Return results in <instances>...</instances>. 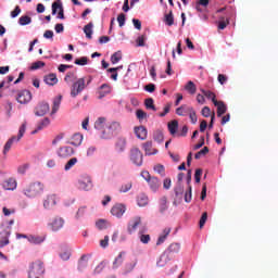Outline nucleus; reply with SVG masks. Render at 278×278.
<instances>
[{"mask_svg": "<svg viewBox=\"0 0 278 278\" xmlns=\"http://www.w3.org/2000/svg\"><path fill=\"white\" fill-rule=\"evenodd\" d=\"M90 84H92V76H88L87 79L84 77L76 79L71 86L70 94L72 99H77V97H79V94H81L85 88H88Z\"/></svg>", "mask_w": 278, "mask_h": 278, "instance_id": "nucleus-1", "label": "nucleus"}, {"mask_svg": "<svg viewBox=\"0 0 278 278\" xmlns=\"http://www.w3.org/2000/svg\"><path fill=\"white\" fill-rule=\"evenodd\" d=\"M27 129V123L22 124V126L20 127L18 134L17 136H13L11 137L4 144L3 147V155H8V153H10V150L12 149V146L14 144V142H21V138H23V136H25V131Z\"/></svg>", "mask_w": 278, "mask_h": 278, "instance_id": "nucleus-2", "label": "nucleus"}, {"mask_svg": "<svg viewBox=\"0 0 278 278\" xmlns=\"http://www.w3.org/2000/svg\"><path fill=\"white\" fill-rule=\"evenodd\" d=\"M42 277H45V263H42V261H35L29 266L28 278H42Z\"/></svg>", "mask_w": 278, "mask_h": 278, "instance_id": "nucleus-3", "label": "nucleus"}, {"mask_svg": "<svg viewBox=\"0 0 278 278\" xmlns=\"http://www.w3.org/2000/svg\"><path fill=\"white\" fill-rule=\"evenodd\" d=\"M42 192H45V185L41 182H34L24 190V194L29 199H34V197H38Z\"/></svg>", "mask_w": 278, "mask_h": 278, "instance_id": "nucleus-4", "label": "nucleus"}, {"mask_svg": "<svg viewBox=\"0 0 278 278\" xmlns=\"http://www.w3.org/2000/svg\"><path fill=\"white\" fill-rule=\"evenodd\" d=\"M141 177L147 180L152 192H157V190H160L162 182L157 177L151 176L149 172H141Z\"/></svg>", "mask_w": 278, "mask_h": 278, "instance_id": "nucleus-5", "label": "nucleus"}, {"mask_svg": "<svg viewBox=\"0 0 278 278\" xmlns=\"http://www.w3.org/2000/svg\"><path fill=\"white\" fill-rule=\"evenodd\" d=\"M129 160L135 166H142L143 155L140 149L132 147L129 151Z\"/></svg>", "mask_w": 278, "mask_h": 278, "instance_id": "nucleus-6", "label": "nucleus"}, {"mask_svg": "<svg viewBox=\"0 0 278 278\" xmlns=\"http://www.w3.org/2000/svg\"><path fill=\"white\" fill-rule=\"evenodd\" d=\"M77 186L79 190H92V178L89 175H83L79 177Z\"/></svg>", "mask_w": 278, "mask_h": 278, "instance_id": "nucleus-7", "label": "nucleus"}, {"mask_svg": "<svg viewBox=\"0 0 278 278\" xmlns=\"http://www.w3.org/2000/svg\"><path fill=\"white\" fill-rule=\"evenodd\" d=\"M10 244V229L5 230V226H0V249Z\"/></svg>", "mask_w": 278, "mask_h": 278, "instance_id": "nucleus-8", "label": "nucleus"}, {"mask_svg": "<svg viewBox=\"0 0 278 278\" xmlns=\"http://www.w3.org/2000/svg\"><path fill=\"white\" fill-rule=\"evenodd\" d=\"M58 205V195L55 193H50L43 199L45 210H53Z\"/></svg>", "mask_w": 278, "mask_h": 278, "instance_id": "nucleus-9", "label": "nucleus"}, {"mask_svg": "<svg viewBox=\"0 0 278 278\" xmlns=\"http://www.w3.org/2000/svg\"><path fill=\"white\" fill-rule=\"evenodd\" d=\"M121 131V123L119 122H112L109 126V132L102 131V138L108 139L112 138L114 134Z\"/></svg>", "mask_w": 278, "mask_h": 278, "instance_id": "nucleus-10", "label": "nucleus"}, {"mask_svg": "<svg viewBox=\"0 0 278 278\" xmlns=\"http://www.w3.org/2000/svg\"><path fill=\"white\" fill-rule=\"evenodd\" d=\"M16 101L21 103V105H25L31 101V91L22 90L17 93Z\"/></svg>", "mask_w": 278, "mask_h": 278, "instance_id": "nucleus-11", "label": "nucleus"}, {"mask_svg": "<svg viewBox=\"0 0 278 278\" xmlns=\"http://www.w3.org/2000/svg\"><path fill=\"white\" fill-rule=\"evenodd\" d=\"M59 10V12H58ZM52 14H58L56 18H60L61 21H64V7H62V2L58 0L56 2L52 3Z\"/></svg>", "mask_w": 278, "mask_h": 278, "instance_id": "nucleus-12", "label": "nucleus"}, {"mask_svg": "<svg viewBox=\"0 0 278 278\" xmlns=\"http://www.w3.org/2000/svg\"><path fill=\"white\" fill-rule=\"evenodd\" d=\"M125 212H127V207L121 203L113 205L111 208L112 216H116V218H121Z\"/></svg>", "mask_w": 278, "mask_h": 278, "instance_id": "nucleus-13", "label": "nucleus"}, {"mask_svg": "<svg viewBox=\"0 0 278 278\" xmlns=\"http://www.w3.org/2000/svg\"><path fill=\"white\" fill-rule=\"evenodd\" d=\"M59 157H71V155H75V149L71 146H63L58 150Z\"/></svg>", "mask_w": 278, "mask_h": 278, "instance_id": "nucleus-14", "label": "nucleus"}, {"mask_svg": "<svg viewBox=\"0 0 278 278\" xmlns=\"http://www.w3.org/2000/svg\"><path fill=\"white\" fill-rule=\"evenodd\" d=\"M49 110H50L49 103L40 102L35 108V116H45V114H48Z\"/></svg>", "mask_w": 278, "mask_h": 278, "instance_id": "nucleus-15", "label": "nucleus"}, {"mask_svg": "<svg viewBox=\"0 0 278 278\" xmlns=\"http://www.w3.org/2000/svg\"><path fill=\"white\" fill-rule=\"evenodd\" d=\"M48 225L52 231H60L64 227V219L62 217H54Z\"/></svg>", "mask_w": 278, "mask_h": 278, "instance_id": "nucleus-16", "label": "nucleus"}, {"mask_svg": "<svg viewBox=\"0 0 278 278\" xmlns=\"http://www.w3.org/2000/svg\"><path fill=\"white\" fill-rule=\"evenodd\" d=\"M142 223V219L140 217H134L127 226L128 233H134L138 229V226Z\"/></svg>", "mask_w": 278, "mask_h": 278, "instance_id": "nucleus-17", "label": "nucleus"}, {"mask_svg": "<svg viewBox=\"0 0 278 278\" xmlns=\"http://www.w3.org/2000/svg\"><path fill=\"white\" fill-rule=\"evenodd\" d=\"M134 131H135V136H137V138L139 140H147V128L144 126H136L134 128Z\"/></svg>", "mask_w": 278, "mask_h": 278, "instance_id": "nucleus-18", "label": "nucleus"}, {"mask_svg": "<svg viewBox=\"0 0 278 278\" xmlns=\"http://www.w3.org/2000/svg\"><path fill=\"white\" fill-rule=\"evenodd\" d=\"M146 155H156L157 149L153 148L152 141H147L142 144Z\"/></svg>", "mask_w": 278, "mask_h": 278, "instance_id": "nucleus-19", "label": "nucleus"}, {"mask_svg": "<svg viewBox=\"0 0 278 278\" xmlns=\"http://www.w3.org/2000/svg\"><path fill=\"white\" fill-rule=\"evenodd\" d=\"M215 105V108H217V116L220 118V116H223V114H225L227 112V105L225 104V102L223 101H215V103H213Z\"/></svg>", "mask_w": 278, "mask_h": 278, "instance_id": "nucleus-20", "label": "nucleus"}, {"mask_svg": "<svg viewBox=\"0 0 278 278\" xmlns=\"http://www.w3.org/2000/svg\"><path fill=\"white\" fill-rule=\"evenodd\" d=\"M167 210H168V199L166 197H162L159 200V212L160 214H165Z\"/></svg>", "mask_w": 278, "mask_h": 278, "instance_id": "nucleus-21", "label": "nucleus"}, {"mask_svg": "<svg viewBox=\"0 0 278 278\" xmlns=\"http://www.w3.org/2000/svg\"><path fill=\"white\" fill-rule=\"evenodd\" d=\"M84 142V136L81 134H74L71 138L70 144L73 147H79Z\"/></svg>", "mask_w": 278, "mask_h": 278, "instance_id": "nucleus-22", "label": "nucleus"}, {"mask_svg": "<svg viewBox=\"0 0 278 278\" xmlns=\"http://www.w3.org/2000/svg\"><path fill=\"white\" fill-rule=\"evenodd\" d=\"M43 81L48 86H55V84H58V75H55L54 73L48 74L45 76Z\"/></svg>", "mask_w": 278, "mask_h": 278, "instance_id": "nucleus-23", "label": "nucleus"}, {"mask_svg": "<svg viewBox=\"0 0 278 278\" xmlns=\"http://www.w3.org/2000/svg\"><path fill=\"white\" fill-rule=\"evenodd\" d=\"M191 110H192V106L182 104L181 106L176 109V114L178 116H188V114L190 113Z\"/></svg>", "mask_w": 278, "mask_h": 278, "instance_id": "nucleus-24", "label": "nucleus"}, {"mask_svg": "<svg viewBox=\"0 0 278 278\" xmlns=\"http://www.w3.org/2000/svg\"><path fill=\"white\" fill-rule=\"evenodd\" d=\"M127 147V140L125 138L117 139L115 143V149L118 153H123Z\"/></svg>", "mask_w": 278, "mask_h": 278, "instance_id": "nucleus-25", "label": "nucleus"}, {"mask_svg": "<svg viewBox=\"0 0 278 278\" xmlns=\"http://www.w3.org/2000/svg\"><path fill=\"white\" fill-rule=\"evenodd\" d=\"M137 205H139V207H147V205H149V197L144 193L139 194L137 197Z\"/></svg>", "mask_w": 278, "mask_h": 278, "instance_id": "nucleus-26", "label": "nucleus"}, {"mask_svg": "<svg viewBox=\"0 0 278 278\" xmlns=\"http://www.w3.org/2000/svg\"><path fill=\"white\" fill-rule=\"evenodd\" d=\"M2 187L4 190H16V180L14 178H9L2 184Z\"/></svg>", "mask_w": 278, "mask_h": 278, "instance_id": "nucleus-27", "label": "nucleus"}, {"mask_svg": "<svg viewBox=\"0 0 278 278\" xmlns=\"http://www.w3.org/2000/svg\"><path fill=\"white\" fill-rule=\"evenodd\" d=\"M51 124V119L49 117H45L37 126V129H35L31 134H38V131L45 129V127H49Z\"/></svg>", "mask_w": 278, "mask_h": 278, "instance_id": "nucleus-28", "label": "nucleus"}, {"mask_svg": "<svg viewBox=\"0 0 278 278\" xmlns=\"http://www.w3.org/2000/svg\"><path fill=\"white\" fill-rule=\"evenodd\" d=\"M167 127L169 134L172 136H175V134H177V129H179V122H177V119H174L170 123H168Z\"/></svg>", "mask_w": 278, "mask_h": 278, "instance_id": "nucleus-29", "label": "nucleus"}, {"mask_svg": "<svg viewBox=\"0 0 278 278\" xmlns=\"http://www.w3.org/2000/svg\"><path fill=\"white\" fill-rule=\"evenodd\" d=\"M125 252H121L113 262V268H118L123 265Z\"/></svg>", "mask_w": 278, "mask_h": 278, "instance_id": "nucleus-30", "label": "nucleus"}, {"mask_svg": "<svg viewBox=\"0 0 278 278\" xmlns=\"http://www.w3.org/2000/svg\"><path fill=\"white\" fill-rule=\"evenodd\" d=\"M166 264H168V254L166 253H163L157 263H156V266H159V268H164V266H166Z\"/></svg>", "mask_w": 278, "mask_h": 278, "instance_id": "nucleus-31", "label": "nucleus"}, {"mask_svg": "<svg viewBox=\"0 0 278 278\" xmlns=\"http://www.w3.org/2000/svg\"><path fill=\"white\" fill-rule=\"evenodd\" d=\"M200 91L202 92L203 96L206 97V99H211L212 103H215V101H217L215 92H212L210 90H205L203 88H201Z\"/></svg>", "mask_w": 278, "mask_h": 278, "instance_id": "nucleus-32", "label": "nucleus"}, {"mask_svg": "<svg viewBox=\"0 0 278 278\" xmlns=\"http://www.w3.org/2000/svg\"><path fill=\"white\" fill-rule=\"evenodd\" d=\"M164 23L168 27H173V25H175V16H173V11H170L168 14H165Z\"/></svg>", "mask_w": 278, "mask_h": 278, "instance_id": "nucleus-33", "label": "nucleus"}, {"mask_svg": "<svg viewBox=\"0 0 278 278\" xmlns=\"http://www.w3.org/2000/svg\"><path fill=\"white\" fill-rule=\"evenodd\" d=\"M185 90L189 92V94H195L197 93V85L192 80H189L187 85L185 86Z\"/></svg>", "mask_w": 278, "mask_h": 278, "instance_id": "nucleus-34", "label": "nucleus"}, {"mask_svg": "<svg viewBox=\"0 0 278 278\" xmlns=\"http://www.w3.org/2000/svg\"><path fill=\"white\" fill-rule=\"evenodd\" d=\"M62 103V96H59L53 100V106H52V112L51 114H55L58 110H60V105Z\"/></svg>", "mask_w": 278, "mask_h": 278, "instance_id": "nucleus-35", "label": "nucleus"}, {"mask_svg": "<svg viewBox=\"0 0 278 278\" xmlns=\"http://www.w3.org/2000/svg\"><path fill=\"white\" fill-rule=\"evenodd\" d=\"M105 123H106L105 117H99L94 123V129H98L99 131H101V129L105 127Z\"/></svg>", "mask_w": 278, "mask_h": 278, "instance_id": "nucleus-36", "label": "nucleus"}, {"mask_svg": "<svg viewBox=\"0 0 278 278\" xmlns=\"http://www.w3.org/2000/svg\"><path fill=\"white\" fill-rule=\"evenodd\" d=\"M144 105H146L147 110H153V112H157V109L155 108L153 98L146 99Z\"/></svg>", "mask_w": 278, "mask_h": 278, "instance_id": "nucleus-37", "label": "nucleus"}, {"mask_svg": "<svg viewBox=\"0 0 278 278\" xmlns=\"http://www.w3.org/2000/svg\"><path fill=\"white\" fill-rule=\"evenodd\" d=\"M88 266V256L84 254L78 262V269L84 270Z\"/></svg>", "mask_w": 278, "mask_h": 278, "instance_id": "nucleus-38", "label": "nucleus"}, {"mask_svg": "<svg viewBox=\"0 0 278 278\" xmlns=\"http://www.w3.org/2000/svg\"><path fill=\"white\" fill-rule=\"evenodd\" d=\"M92 27H93L92 22H90L89 24H87L84 27V31L86 34V38H88L89 40L92 39Z\"/></svg>", "mask_w": 278, "mask_h": 278, "instance_id": "nucleus-39", "label": "nucleus"}, {"mask_svg": "<svg viewBox=\"0 0 278 278\" xmlns=\"http://www.w3.org/2000/svg\"><path fill=\"white\" fill-rule=\"evenodd\" d=\"M28 242H30L31 244H42V242H45V238L29 236L28 237Z\"/></svg>", "mask_w": 278, "mask_h": 278, "instance_id": "nucleus-40", "label": "nucleus"}, {"mask_svg": "<svg viewBox=\"0 0 278 278\" xmlns=\"http://www.w3.org/2000/svg\"><path fill=\"white\" fill-rule=\"evenodd\" d=\"M121 60H123V54L121 53V51L115 52L111 55L112 64H118V62H121Z\"/></svg>", "mask_w": 278, "mask_h": 278, "instance_id": "nucleus-41", "label": "nucleus"}, {"mask_svg": "<svg viewBox=\"0 0 278 278\" xmlns=\"http://www.w3.org/2000/svg\"><path fill=\"white\" fill-rule=\"evenodd\" d=\"M100 89L104 90V91H100L99 99H103V97H105V94H110V92H111L110 85H108V84L101 85Z\"/></svg>", "mask_w": 278, "mask_h": 278, "instance_id": "nucleus-42", "label": "nucleus"}, {"mask_svg": "<svg viewBox=\"0 0 278 278\" xmlns=\"http://www.w3.org/2000/svg\"><path fill=\"white\" fill-rule=\"evenodd\" d=\"M187 116H189L192 125H197L198 117H197V111H194V108H191Z\"/></svg>", "mask_w": 278, "mask_h": 278, "instance_id": "nucleus-43", "label": "nucleus"}, {"mask_svg": "<svg viewBox=\"0 0 278 278\" xmlns=\"http://www.w3.org/2000/svg\"><path fill=\"white\" fill-rule=\"evenodd\" d=\"M210 153V148L204 147L202 150H200L198 153H195L194 159L195 160H201L203 155H207Z\"/></svg>", "mask_w": 278, "mask_h": 278, "instance_id": "nucleus-44", "label": "nucleus"}, {"mask_svg": "<svg viewBox=\"0 0 278 278\" xmlns=\"http://www.w3.org/2000/svg\"><path fill=\"white\" fill-rule=\"evenodd\" d=\"M153 138L155 142H164V132L162 130L154 131Z\"/></svg>", "mask_w": 278, "mask_h": 278, "instance_id": "nucleus-45", "label": "nucleus"}, {"mask_svg": "<svg viewBox=\"0 0 278 278\" xmlns=\"http://www.w3.org/2000/svg\"><path fill=\"white\" fill-rule=\"evenodd\" d=\"M31 23V17L29 15H23L18 20V24L22 26L29 25Z\"/></svg>", "mask_w": 278, "mask_h": 278, "instance_id": "nucleus-46", "label": "nucleus"}, {"mask_svg": "<svg viewBox=\"0 0 278 278\" xmlns=\"http://www.w3.org/2000/svg\"><path fill=\"white\" fill-rule=\"evenodd\" d=\"M180 249H181V245L179 243H172L168 247L167 251L168 253H179Z\"/></svg>", "mask_w": 278, "mask_h": 278, "instance_id": "nucleus-47", "label": "nucleus"}, {"mask_svg": "<svg viewBox=\"0 0 278 278\" xmlns=\"http://www.w3.org/2000/svg\"><path fill=\"white\" fill-rule=\"evenodd\" d=\"M78 160L77 157H72L70 161H67V163L64 166V170H71V168H73V166H75V164H77Z\"/></svg>", "mask_w": 278, "mask_h": 278, "instance_id": "nucleus-48", "label": "nucleus"}, {"mask_svg": "<svg viewBox=\"0 0 278 278\" xmlns=\"http://www.w3.org/2000/svg\"><path fill=\"white\" fill-rule=\"evenodd\" d=\"M96 227L100 230L108 229V220L99 219L98 222H96Z\"/></svg>", "mask_w": 278, "mask_h": 278, "instance_id": "nucleus-49", "label": "nucleus"}, {"mask_svg": "<svg viewBox=\"0 0 278 278\" xmlns=\"http://www.w3.org/2000/svg\"><path fill=\"white\" fill-rule=\"evenodd\" d=\"M201 5H203L204 8H207V5H210V0H199L195 7L198 12H203V10L201 9Z\"/></svg>", "mask_w": 278, "mask_h": 278, "instance_id": "nucleus-50", "label": "nucleus"}, {"mask_svg": "<svg viewBox=\"0 0 278 278\" xmlns=\"http://www.w3.org/2000/svg\"><path fill=\"white\" fill-rule=\"evenodd\" d=\"M192 201V186L189 185L188 190L185 193V202L190 203Z\"/></svg>", "mask_w": 278, "mask_h": 278, "instance_id": "nucleus-51", "label": "nucleus"}, {"mask_svg": "<svg viewBox=\"0 0 278 278\" xmlns=\"http://www.w3.org/2000/svg\"><path fill=\"white\" fill-rule=\"evenodd\" d=\"M46 66L45 62L42 61H36L31 64L30 70L31 71H38V68H43Z\"/></svg>", "mask_w": 278, "mask_h": 278, "instance_id": "nucleus-52", "label": "nucleus"}, {"mask_svg": "<svg viewBox=\"0 0 278 278\" xmlns=\"http://www.w3.org/2000/svg\"><path fill=\"white\" fill-rule=\"evenodd\" d=\"M74 64H77V66H86V64H88V58L81 56L80 59H76Z\"/></svg>", "mask_w": 278, "mask_h": 278, "instance_id": "nucleus-53", "label": "nucleus"}, {"mask_svg": "<svg viewBox=\"0 0 278 278\" xmlns=\"http://www.w3.org/2000/svg\"><path fill=\"white\" fill-rule=\"evenodd\" d=\"M131 188H134V184L131 182H127L125 185H122V187L119 188V192H129V190H131Z\"/></svg>", "mask_w": 278, "mask_h": 278, "instance_id": "nucleus-54", "label": "nucleus"}, {"mask_svg": "<svg viewBox=\"0 0 278 278\" xmlns=\"http://www.w3.org/2000/svg\"><path fill=\"white\" fill-rule=\"evenodd\" d=\"M227 25H229V20L227 18L225 21V17H220L218 23V29H225Z\"/></svg>", "mask_w": 278, "mask_h": 278, "instance_id": "nucleus-55", "label": "nucleus"}, {"mask_svg": "<svg viewBox=\"0 0 278 278\" xmlns=\"http://www.w3.org/2000/svg\"><path fill=\"white\" fill-rule=\"evenodd\" d=\"M205 223H207V212H204L200 218V229H203V227H205Z\"/></svg>", "mask_w": 278, "mask_h": 278, "instance_id": "nucleus-56", "label": "nucleus"}, {"mask_svg": "<svg viewBox=\"0 0 278 278\" xmlns=\"http://www.w3.org/2000/svg\"><path fill=\"white\" fill-rule=\"evenodd\" d=\"M201 114L204 116V118H210V116H212V110H210V106H204Z\"/></svg>", "mask_w": 278, "mask_h": 278, "instance_id": "nucleus-57", "label": "nucleus"}, {"mask_svg": "<svg viewBox=\"0 0 278 278\" xmlns=\"http://www.w3.org/2000/svg\"><path fill=\"white\" fill-rule=\"evenodd\" d=\"M174 192H175L176 197H181V194H184V186H181V184H178L175 187Z\"/></svg>", "mask_w": 278, "mask_h": 278, "instance_id": "nucleus-58", "label": "nucleus"}, {"mask_svg": "<svg viewBox=\"0 0 278 278\" xmlns=\"http://www.w3.org/2000/svg\"><path fill=\"white\" fill-rule=\"evenodd\" d=\"M201 175H203V169L201 168L195 169V174H194L195 184H201Z\"/></svg>", "mask_w": 278, "mask_h": 278, "instance_id": "nucleus-59", "label": "nucleus"}, {"mask_svg": "<svg viewBox=\"0 0 278 278\" xmlns=\"http://www.w3.org/2000/svg\"><path fill=\"white\" fill-rule=\"evenodd\" d=\"M136 116L139 121H144V118H147V112H144L142 110H137Z\"/></svg>", "mask_w": 278, "mask_h": 278, "instance_id": "nucleus-60", "label": "nucleus"}, {"mask_svg": "<svg viewBox=\"0 0 278 278\" xmlns=\"http://www.w3.org/2000/svg\"><path fill=\"white\" fill-rule=\"evenodd\" d=\"M73 79H77V77L75 76V73L73 72L67 73L64 77V81H66V84H68L70 81H73Z\"/></svg>", "mask_w": 278, "mask_h": 278, "instance_id": "nucleus-61", "label": "nucleus"}, {"mask_svg": "<svg viewBox=\"0 0 278 278\" xmlns=\"http://www.w3.org/2000/svg\"><path fill=\"white\" fill-rule=\"evenodd\" d=\"M144 40H147V36L141 35L137 38V47H144Z\"/></svg>", "mask_w": 278, "mask_h": 278, "instance_id": "nucleus-62", "label": "nucleus"}, {"mask_svg": "<svg viewBox=\"0 0 278 278\" xmlns=\"http://www.w3.org/2000/svg\"><path fill=\"white\" fill-rule=\"evenodd\" d=\"M125 21H126L125 13H121L117 16V22H118L119 27H124L125 26Z\"/></svg>", "mask_w": 278, "mask_h": 278, "instance_id": "nucleus-63", "label": "nucleus"}, {"mask_svg": "<svg viewBox=\"0 0 278 278\" xmlns=\"http://www.w3.org/2000/svg\"><path fill=\"white\" fill-rule=\"evenodd\" d=\"M154 170H155V173H157L159 175H162V177H164V165H155L154 166Z\"/></svg>", "mask_w": 278, "mask_h": 278, "instance_id": "nucleus-64", "label": "nucleus"}]
</instances>
